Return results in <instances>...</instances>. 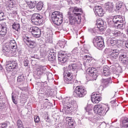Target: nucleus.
<instances>
[{"mask_svg":"<svg viewBox=\"0 0 128 128\" xmlns=\"http://www.w3.org/2000/svg\"><path fill=\"white\" fill-rule=\"evenodd\" d=\"M52 22L56 26H60L62 24V14L58 11L52 12Z\"/></svg>","mask_w":128,"mask_h":128,"instance_id":"obj_1","label":"nucleus"},{"mask_svg":"<svg viewBox=\"0 0 128 128\" xmlns=\"http://www.w3.org/2000/svg\"><path fill=\"white\" fill-rule=\"evenodd\" d=\"M86 94V90L82 86H77L74 92V96L76 98H84Z\"/></svg>","mask_w":128,"mask_h":128,"instance_id":"obj_2","label":"nucleus"},{"mask_svg":"<svg viewBox=\"0 0 128 128\" xmlns=\"http://www.w3.org/2000/svg\"><path fill=\"white\" fill-rule=\"evenodd\" d=\"M31 20L33 24L40 26V24L44 22V18L40 14H34L31 18Z\"/></svg>","mask_w":128,"mask_h":128,"instance_id":"obj_3","label":"nucleus"},{"mask_svg":"<svg viewBox=\"0 0 128 128\" xmlns=\"http://www.w3.org/2000/svg\"><path fill=\"white\" fill-rule=\"evenodd\" d=\"M93 44L97 48H102L104 46V40L100 36H96L93 40Z\"/></svg>","mask_w":128,"mask_h":128,"instance_id":"obj_4","label":"nucleus"},{"mask_svg":"<svg viewBox=\"0 0 128 128\" xmlns=\"http://www.w3.org/2000/svg\"><path fill=\"white\" fill-rule=\"evenodd\" d=\"M64 82L66 84H72V80L74 76H72V74L70 72H68V70L64 71Z\"/></svg>","mask_w":128,"mask_h":128,"instance_id":"obj_5","label":"nucleus"},{"mask_svg":"<svg viewBox=\"0 0 128 128\" xmlns=\"http://www.w3.org/2000/svg\"><path fill=\"white\" fill-rule=\"evenodd\" d=\"M18 68V63L15 61H8L6 66V72H12Z\"/></svg>","mask_w":128,"mask_h":128,"instance_id":"obj_6","label":"nucleus"},{"mask_svg":"<svg viewBox=\"0 0 128 128\" xmlns=\"http://www.w3.org/2000/svg\"><path fill=\"white\" fill-rule=\"evenodd\" d=\"M94 112H97L100 116H104L108 112L106 110L102 108V105H96L94 106Z\"/></svg>","mask_w":128,"mask_h":128,"instance_id":"obj_7","label":"nucleus"},{"mask_svg":"<svg viewBox=\"0 0 128 128\" xmlns=\"http://www.w3.org/2000/svg\"><path fill=\"white\" fill-rule=\"evenodd\" d=\"M30 32H31L32 36L35 38H40V29L36 26H32L29 29Z\"/></svg>","mask_w":128,"mask_h":128,"instance_id":"obj_8","label":"nucleus"},{"mask_svg":"<svg viewBox=\"0 0 128 128\" xmlns=\"http://www.w3.org/2000/svg\"><path fill=\"white\" fill-rule=\"evenodd\" d=\"M87 72H88V74L92 76L93 80H96V78L98 76V73L96 68H88Z\"/></svg>","mask_w":128,"mask_h":128,"instance_id":"obj_9","label":"nucleus"},{"mask_svg":"<svg viewBox=\"0 0 128 128\" xmlns=\"http://www.w3.org/2000/svg\"><path fill=\"white\" fill-rule=\"evenodd\" d=\"M91 100L93 104H98L102 100V97L100 96V94L94 92L91 96Z\"/></svg>","mask_w":128,"mask_h":128,"instance_id":"obj_10","label":"nucleus"},{"mask_svg":"<svg viewBox=\"0 0 128 128\" xmlns=\"http://www.w3.org/2000/svg\"><path fill=\"white\" fill-rule=\"evenodd\" d=\"M120 50H113L110 51V58L112 60L116 61L118 58L120 56Z\"/></svg>","mask_w":128,"mask_h":128,"instance_id":"obj_11","label":"nucleus"},{"mask_svg":"<svg viewBox=\"0 0 128 128\" xmlns=\"http://www.w3.org/2000/svg\"><path fill=\"white\" fill-rule=\"evenodd\" d=\"M24 41L26 42L27 46H28L29 48H33L36 46V42L30 40V38L26 37L24 38Z\"/></svg>","mask_w":128,"mask_h":128,"instance_id":"obj_12","label":"nucleus"},{"mask_svg":"<svg viewBox=\"0 0 128 128\" xmlns=\"http://www.w3.org/2000/svg\"><path fill=\"white\" fill-rule=\"evenodd\" d=\"M58 60L60 64H64L68 60V56L66 54L60 53L58 55Z\"/></svg>","mask_w":128,"mask_h":128,"instance_id":"obj_13","label":"nucleus"},{"mask_svg":"<svg viewBox=\"0 0 128 128\" xmlns=\"http://www.w3.org/2000/svg\"><path fill=\"white\" fill-rule=\"evenodd\" d=\"M96 24L97 26L96 28H97L98 32V30L102 32V30H104V21L102 19L97 20Z\"/></svg>","mask_w":128,"mask_h":128,"instance_id":"obj_14","label":"nucleus"},{"mask_svg":"<svg viewBox=\"0 0 128 128\" xmlns=\"http://www.w3.org/2000/svg\"><path fill=\"white\" fill-rule=\"evenodd\" d=\"M68 18L70 24H76L78 23L76 18L74 16V14L70 13V12H68Z\"/></svg>","mask_w":128,"mask_h":128,"instance_id":"obj_15","label":"nucleus"},{"mask_svg":"<svg viewBox=\"0 0 128 128\" xmlns=\"http://www.w3.org/2000/svg\"><path fill=\"white\" fill-rule=\"evenodd\" d=\"M112 20L115 24H120V22H124V20H122V16H114Z\"/></svg>","mask_w":128,"mask_h":128,"instance_id":"obj_16","label":"nucleus"},{"mask_svg":"<svg viewBox=\"0 0 128 128\" xmlns=\"http://www.w3.org/2000/svg\"><path fill=\"white\" fill-rule=\"evenodd\" d=\"M68 68L70 70H72V72H78V68H80V66L76 64H71L68 66Z\"/></svg>","mask_w":128,"mask_h":128,"instance_id":"obj_17","label":"nucleus"},{"mask_svg":"<svg viewBox=\"0 0 128 128\" xmlns=\"http://www.w3.org/2000/svg\"><path fill=\"white\" fill-rule=\"evenodd\" d=\"M95 12L98 16H103L104 11L100 6L96 7Z\"/></svg>","mask_w":128,"mask_h":128,"instance_id":"obj_18","label":"nucleus"},{"mask_svg":"<svg viewBox=\"0 0 128 128\" xmlns=\"http://www.w3.org/2000/svg\"><path fill=\"white\" fill-rule=\"evenodd\" d=\"M7 32L6 26L2 24L0 27V36H4L6 34Z\"/></svg>","mask_w":128,"mask_h":128,"instance_id":"obj_19","label":"nucleus"},{"mask_svg":"<svg viewBox=\"0 0 128 128\" xmlns=\"http://www.w3.org/2000/svg\"><path fill=\"white\" fill-rule=\"evenodd\" d=\"M114 4L112 2H108L104 4L105 8L106 10H112V8H114Z\"/></svg>","mask_w":128,"mask_h":128,"instance_id":"obj_20","label":"nucleus"},{"mask_svg":"<svg viewBox=\"0 0 128 128\" xmlns=\"http://www.w3.org/2000/svg\"><path fill=\"white\" fill-rule=\"evenodd\" d=\"M72 12H74V14L76 16H80V13H76V12H82V10L80 8H78V7H74L72 8Z\"/></svg>","mask_w":128,"mask_h":128,"instance_id":"obj_21","label":"nucleus"},{"mask_svg":"<svg viewBox=\"0 0 128 128\" xmlns=\"http://www.w3.org/2000/svg\"><path fill=\"white\" fill-rule=\"evenodd\" d=\"M128 56H126V54L124 52L122 54H120L119 56V59L121 62L124 63L126 62H128Z\"/></svg>","mask_w":128,"mask_h":128,"instance_id":"obj_22","label":"nucleus"},{"mask_svg":"<svg viewBox=\"0 0 128 128\" xmlns=\"http://www.w3.org/2000/svg\"><path fill=\"white\" fill-rule=\"evenodd\" d=\"M110 74V67L108 66H104L103 67V76H108Z\"/></svg>","mask_w":128,"mask_h":128,"instance_id":"obj_23","label":"nucleus"},{"mask_svg":"<svg viewBox=\"0 0 128 128\" xmlns=\"http://www.w3.org/2000/svg\"><path fill=\"white\" fill-rule=\"evenodd\" d=\"M26 80V78H24V74H20L18 77L17 82L19 84H22Z\"/></svg>","mask_w":128,"mask_h":128,"instance_id":"obj_24","label":"nucleus"},{"mask_svg":"<svg viewBox=\"0 0 128 128\" xmlns=\"http://www.w3.org/2000/svg\"><path fill=\"white\" fill-rule=\"evenodd\" d=\"M2 52L5 54V56H8L10 52V48L8 46H4L2 49Z\"/></svg>","mask_w":128,"mask_h":128,"instance_id":"obj_25","label":"nucleus"},{"mask_svg":"<svg viewBox=\"0 0 128 128\" xmlns=\"http://www.w3.org/2000/svg\"><path fill=\"white\" fill-rule=\"evenodd\" d=\"M111 80L112 79L110 78L102 80V82L104 84V88H106V86H108V84H112Z\"/></svg>","mask_w":128,"mask_h":128,"instance_id":"obj_26","label":"nucleus"},{"mask_svg":"<svg viewBox=\"0 0 128 128\" xmlns=\"http://www.w3.org/2000/svg\"><path fill=\"white\" fill-rule=\"evenodd\" d=\"M10 48H12V50H16V40H12L9 43V46H8Z\"/></svg>","mask_w":128,"mask_h":128,"instance_id":"obj_27","label":"nucleus"},{"mask_svg":"<svg viewBox=\"0 0 128 128\" xmlns=\"http://www.w3.org/2000/svg\"><path fill=\"white\" fill-rule=\"evenodd\" d=\"M72 108V102H68L67 104L64 105V108L65 110H67L68 112H70Z\"/></svg>","mask_w":128,"mask_h":128,"instance_id":"obj_28","label":"nucleus"},{"mask_svg":"<svg viewBox=\"0 0 128 128\" xmlns=\"http://www.w3.org/2000/svg\"><path fill=\"white\" fill-rule=\"evenodd\" d=\"M65 120L66 124L67 126H70V128L74 126V122L72 120V118H70L66 117Z\"/></svg>","mask_w":128,"mask_h":128,"instance_id":"obj_29","label":"nucleus"},{"mask_svg":"<svg viewBox=\"0 0 128 128\" xmlns=\"http://www.w3.org/2000/svg\"><path fill=\"white\" fill-rule=\"evenodd\" d=\"M122 34L120 31H112L110 33V36H122Z\"/></svg>","mask_w":128,"mask_h":128,"instance_id":"obj_30","label":"nucleus"},{"mask_svg":"<svg viewBox=\"0 0 128 128\" xmlns=\"http://www.w3.org/2000/svg\"><path fill=\"white\" fill-rule=\"evenodd\" d=\"M48 58L49 62H54L56 60V56H54V53H50L48 56Z\"/></svg>","mask_w":128,"mask_h":128,"instance_id":"obj_31","label":"nucleus"},{"mask_svg":"<svg viewBox=\"0 0 128 128\" xmlns=\"http://www.w3.org/2000/svg\"><path fill=\"white\" fill-rule=\"evenodd\" d=\"M84 60H86V62H90L92 58L88 55H86L83 57Z\"/></svg>","mask_w":128,"mask_h":128,"instance_id":"obj_32","label":"nucleus"},{"mask_svg":"<svg viewBox=\"0 0 128 128\" xmlns=\"http://www.w3.org/2000/svg\"><path fill=\"white\" fill-rule=\"evenodd\" d=\"M36 1H30L28 4L29 8H36Z\"/></svg>","mask_w":128,"mask_h":128,"instance_id":"obj_33","label":"nucleus"},{"mask_svg":"<svg viewBox=\"0 0 128 128\" xmlns=\"http://www.w3.org/2000/svg\"><path fill=\"white\" fill-rule=\"evenodd\" d=\"M12 28H13V30H17V32H18L20 28V24L18 23L13 24Z\"/></svg>","mask_w":128,"mask_h":128,"instance_id":"obj_34","label":"nucleus"},{"mask_svg":"<svg viewBox=\"0 0 128 128\" xmlns=\"http://www.w3.org/2000/svg\"><path fill=\"white\" fill-rule=\"evenodd\" d=\"M44 6V4L42 2H39L37 4L36 8L38 10H42V7Z\"/></svg>","mask_w":128,"mask_h":128,"instance_id":"obj_35","label":"nucleus"},{"mask_svg":"<svg viewBox=\"0 0 128 128\" xmlns=\"http://www.w3.org/2000/svg\"><path fill=\"white\" fill-rule=\"evenodd\" d=\"M38 69L39 70H38V72H40L41 74H44V72L46 70V67L40 66L38 68Z\"/></svg>","mask_w":128,"mask_h":128,"instance_id":"obj_36","label":"nucleus"},{"mask_svg":"<svg viewBox=\"0 0 128 128\" xmlns=\"http://www.w3.org/2000/svg\"><path fill=\"white\" fill-rule=\"evenodd\" d=\"M122 126L123 128H128V118L122 120Z\"/></svg>","mask_w":128,"mask_h":128,"instance_id":"obj_37","label":"nucleus"},{"mask_svg":"<svg viewBox=\"0 0 128 128\" xmlns=\"http://www.w3.org/2000/svg\"><path fill=\"white\" fill-rule=\"evenodd\" d=\"M58 44L60 48H64L66 44V42L64 40L63 41H59Z\"/></svg>","mask_w":128,"mask_h":128,"instance_id":"obj_38","label":"nucleus"},{"mask_svg":"<svg viewBox=\"0 0 128 128\" xmlns=\"http://www.w3.org/2000/svg\"><path fill=\"white\" fill-rule=\"evenodd\" d=\"M16 126L18 128H24V125L22 122L20 120H18L16 122Z\"/></svg>","mask_w":128,"mask_h":128,"instance_id":"obj_39","label":"nucleus"},{"mask_svg":"<svg viewBox=\"0 0 128 128\" xmlns=\"http://www.w3.org/2000/svg\"><path fill=\"white\" fill-rule=\"evenodd\" d=\"M122 2H116V10H120V8H122Z\"/></svg>","mask_w":128,"mask_h":128,"instance_id":"obj_40","label":"nucleus"},{"mask_svg":"<svg viewBox=\"0 0 128 128\" xmlns=\"http://www.w3.org/2000/svg\"><path fill=\"white\" fill-rule=\"evenodd\" d=\"M78 52H80V50H78V48H74L72 50V54L74 56H78Z\"/></svg>","mask_w":128,"mask_h":128,"instance_id":"obj_41","label":"nucleus"},{"mask_svg":"<svg viewBox=\"0 0 128 128\" xmlns=\"http://www.w3.org/2000/svg\"><path fill=\"white\" fill-rule=\"evenodd\" d=\"M94 114H92V113H88V120H90V122H92V120H94Z\"/></svg>","mask_w":128,"mask_h":128,"instance_id":"obj_42","label":"nucleus"},{"mask_svg":"<svg viewBox=\"0 0 128 128\" xmlns=\"http://www.w3.org/2000/svg\"><path fill=\"white\" fill-rule=\"evenodd\" d=\"M117 28L118 30H120L122 28V26H124V23L123 22H120V24H117Z\"/></svg>","mask_w":128,"mask_h":128,"instance_id":"obj_43","label":"nucleus"},{"mask_svg":"<svg viewBox=\"0 0 128 128\" xmlns=\"http://www.w3.org/2000/svg\"><path fill=\"white\" fill-rule=\"evenodd\" d=\"M96 28H90L88 30L89 32H92V34H96V30H98V29H96Z\"/></svg>","mask_w":128,"mask_h":128,"instance_id":"obj_44","label":"nucleus"},{"mask_svg":"<svg viewBox=\"0 0 128 128\" xmlns=\"http://www.w3.org/2000/svg\"><path fill=\"white\" fill-rule=\"evenodd\" d=\"M8 124L6 122L0 123V128H6Z\"/></svg>","mask_w":128,"mask_h":128,"instance_id":"obj_45","label":"nucleus"},{"mask_svg":"<svg viewBox=\"0 0 128 128\" xmlns=\"http://www.w3.org/2000/svg\"><path fill=\"white\" fill-rule=\"evenodd\" d=\"M34 120L35 122H40V117L38 116H35L34 117Z\"/></svg>","mask_w":128,"mask_h":128,"instance_id":"obj_46","label":"nucleus"},{"mask_svg":"<svg viewBox=\"0 0 128 128\" xmlns=\"http://www.w3.org/2000/svg\"><path fill=\"white\" fill-rule=\"evenodd\" d=\"M46 90V88H44V87H42L40 90L39 92H40V94H44V92Z\"/></svg>","mask_w":128,"mask_h":128,"instance_id":"obj_47","label":"nucleus"},{"mask_svg":"<svg viewBox=\"0 0 128 128\" xmlns=\"http://www.w3.org/2000/svg\"><path fill=\"white\" fill-rule=\"evenodd\" d=\"M110 44H112V46H114L116 44V40H110Z\"/></svg>","mask_w":128,"mask_h":128,"instance_id":"obj_48","label":"nucleus"},{"mask_svg":"<svg viewBox=\"0 0 128 128\" xmlns=\"http://www.w3.org/2000/svg\"><path fill=\"white\" fill-rule=\"evenodd\" d=\"M24 66H28V60H26L24 62Z\"/></svg>","mask_w":128,"mask_h":128,"instance_id":"obj_49","label":"nucleus"},{"mask_svg":"<svg viewBox=\"0 0 128 128\" xmlns=\"http://www.w3.org/2000/svg\"><path fill=\"white\" fill-rule=\"evenodd\" d=\"M12 100L13 102L15 104H16L17 102H16V99H14V95H12Z\"/></svg>","mask_w":128,"mask_h":128,"instance_id":"obj_50","label":"nucleus"},{"mask_svg":"<svg viewBox=\"0 0 128 128\" xmlns=\"http://www.w3.org/2000/svg\"><path fill=\"white\" fill-rule=\"evenodd\" d=\"M4 14L2 12L0 11V18H4Z\"/></svg>","mask_w":128,"mask_h":128,"instance_id":"obj_51","label":"nucleus"},{"mask_svg":"<svg viewBox=\"0 0 128 128\" xmlns=\"http://www.w3.org/2000/svg\"><path fill=\"white\" fill-rule=\"evenodd\" d=\"M50 76H52V74L50 73L48 74V76H47L48 80H52V78H50Z\"/></svg>","mask_w":128,"mask_h":128,"instance_id":"obj_52","label":"nucleus"},{"mask_svg":"<svg viewBox=\"0 0 128 128\" xmlns=\"http://www.w3.org/2000/svg\"><path fill=\"white\" fill-rule=\"evenodd\" d=\"M125 46H126V48H128V39L126 42Z\"/></svg>","mask_w":128,"mask_h":128,"instance_id":"obj_53","label":"nucleus"},{"mask_svg":"<svg viewBox=\"0 0 128 128\" xmlns=\"http://www.w3.org/2000/svg\"><path fill=\"white\" fill-rule=\"evenodd\" d=\"M32 58H38V57L36 55H34Z\"/></svg>","mask_w":128,"mask_h":128,"instance_id":"obj_54","label":"nucleus"},{"mask_svg":"<svg viewBox=\"0 0 128 128\" xmlns=\"http://www.w3.org/2000/svg\"><path fill=\"white\" fill-rule=\"evenodd\" d=\"M12 14H18V12H16V11H13Z\"/></svg>","mask_w":128,"mask_h":128,"instance_id":"obj_55","label":"nucleus"},{"mask_svg":"<svg viewBox=\"0 0 128 128\" xmlns=\"http://www.w3.org/2000/svg\"><path fill=\"white\" fill-rule=\"evenodd\" d=\"M2 70V65L0 64V70Z\"/></svg>","mask_w":128,"mask_h":128,"instance_id":"obj_56","label":"nucleus"},{"mask_svg":"<svg viewBox=\"0 0 128 128\" xmlns=\"http://www.w3.org/2000/svg\"><path fill=\"white\" fill-rule=\"evenodd\" d=\"M10 4H11V6H14V2H12L11 3H10Z\"/></svg>","mask_w":128,"mask_h":128,"instance_id":"obj_57","label":"nucleus"},{"mask_svg":"<svg viewBox=\"0 0 128 128\" xmlns=\"http://www.w3.org/2000/svg\"><path fill=\"white\" fill-rule=\"evenodd\" d=\"M110 102L111 104H112V102H116V101L115 100L111 101Z\"/></svg>","mask_w":128,"mask_h":128,"instance_id":"obj_58","label":"nucleus"},{"mask_svg":"<svg viewBox=\"0 0 128 128\" xmlns=\"http://www.w3.org/2000/svg\"><path fill=\"white\" fill-rule=\"evenodd\" d=\"M120 52H124V50H120Z\"/></svg>","mask_w":128,"mask_h":128,"instance_id":"obj_59","label":"nucleus"},{"mask_svg":"<svg viewBox=\"0 0 128 128\" xmlns=\"http://www.w3.org/2000/svg\"><path fill=\"white\" fill-rule=\"evenodd\" d=\"M0 20H4V18H0Z\"/></svg>","mask_w":128,"mask_h":128,"instance_id":"obj_60","label":"nucleus"},{"mask_svg":"<svg viewBox=\"0 0 128 128\" xmlns=\"http://www.w3.org/2000/svg\"><path fill=\"white\" fill-rule=\"evenodd\" d=\"M38 74H40V72H38Z\"/></svg>","mask_w":128,"mask_h":128,"instance_id":"obj_61","label":"nucleus"},{"mask_svg":"<svg viewBox=\"0 0 128 128\" xmlns=\"http://www.w3.org/2000/svg\"><path fill=\"white\" fill-rule=\"evenodd\" d=\"M24 6H26L27 5H26V4H25Z\"/></svg>","mask_w":128,"mask_h":128,"instance_id":"obj_62","label":"nucleus"},{"mask_svg":"<svg viewBox=\"0 0 128 128\" xmlns=\"http://www.w3.org/2000/svg\"><path fill=\"white\" fill-rule=\"evenodd\" d=\"M24 16H26V14H24Z\"/></svg>","mask_w":128,"mask_h":128,"instance_id":"obj_63","label":"nucleus"},{"mask_svg":"<svg viewBox=\"0 0 128 128\" xmlns=\"http://www.w3.org/2000/svg\"><path fill=\"white\" fill-rule=\"evenodd\" d=\"M102 126V125L100 126Z\"/></svg>","mask_w":128,"mask_h":128,"instance_id":"obj_64","label":"nucleus"}]
</instances>
